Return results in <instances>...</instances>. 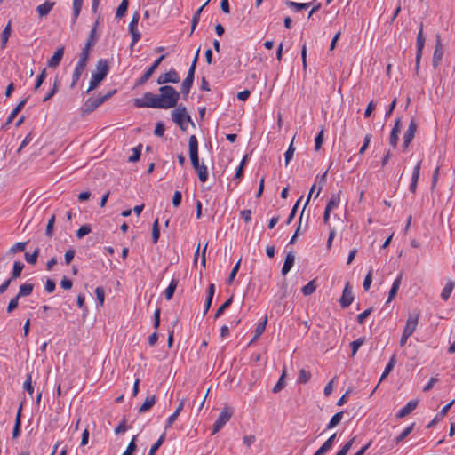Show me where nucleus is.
I'll use <instances>...</instances> for the list:
<instances>
[{
    "label": "nucleus",
    "instance_id": "nucleus-1",
    "mask_svg": "<svg viewBox=\"0 0 455 455\" xmlns=\"http://www.w3.org/2000/svg\"><path fill=\"white\" fill-rule=\"evenodd\" d=\"M160 103L164 109L174 108L177 106L180 99V93L171 85H163L159 88Z\"/></svg>",
    "mask_w": 455,
    "mask_h": 455
},
{
    "label": "nucleus",
    "instance_id": "nucleus-2",
    "mask_svg": "<svg viewBox=\"0 0 455 455\" xmlns=\"http://www.w3.org/2000/svg\"><path fill=\"white\" fill-rule=\"evenodd\" d=\"M109 71V66L107 60L100 59L96 65V72L92 74L89 87L86 93L96 89L99 84L104 80Z\"/></svg>",
    "mask_w": 455,
    "mask_h": 455
},
{
    "label": "nucleus",
    "instance_id": "nucleus-3",
    "mask_svg": "<svg viewBox=\"0 0 455 455\" xmlns=\"http://www.w3.org/2000/svg\"><path fill=\"white\" fill-rule=\"evenodd\" d=\"M172 120L179 125L182 131H187L188 123L195 126L191 116L187 113V108L183 105H179L177 108L172 112Z\"/></svg>",
    "mask_w": 455,
    "mask_h": 455
},
{
    "label": "nucleus",
    "instance_id": "nucleus-4",
    "mask_svg": "<svg viewBox=\"0 0 455 455\" xmlns=\"http://www.w3.org/2000/svg\"><path fill=\"white\" fill-rule=\"evenodd\" d=\"M116 90H113L104 95L99 94L97 97H89L83 106V114H90L93 112L99 106L110 99L116 93Z\"/></svg>",
    "mask_w": 455,
    "mask_h": 455
},
{
    "label": "nucleus",
    "instance_id": "nucleus-5",
    "mask_svg": "<svg viewBox=\"0 0 455 455\" xmlns=\"http://www.w3.org/2000/svg\"><path fill=\"white\" fill-rule=\"evenodd\" d=\"M134 105L137 108H163L159 96L152 92H145L141 99H135Z\"/></svg>",
    "mask_w": 455,
    "mask_h": 455
},
{
    "label": "nucleus",
    "instance_id": "nucleus-6",
    "mask_svg": "<svg viewBox=\"0 0 455 455\" xmlns=\"http://www.w3.org/2000/svg\"><path fill=\"white\" fill-rule=\"evenodd\" d=\"M232 417V411L224 408L215 420L212 427V435L218 433L229 421Z\"/></svg>",
    "mask_w": 455,
    "mask_h": 455
},
{
    "label": "nucleus",
    "instance_id": "nucleus-7",
    "mask_svg": "<svg viewBox=\"0 0 455 455\" xmlns=\"http://www.w3.org/2000/svg\"><path fill=\"white\" fill-rule=\"evenodd\" d=\"M417 128H418V124H417L416 121L414 119H411L410 121L408 129L406 130V132L403 134V151H405L407 149L410 143L412 141V140L415 136V133L417 132Z\"/></svg>",
    "mask_w": 455,
    "mask_h": 455
},
{
    "label": "nucleus",
    "instance_id": "nucleus-8",
    "mask_svg": "<svg viewBox=\"0 0 455 455\" xmlns=\"http://www.w3.org/2000/svg\"><path fill=\"white\" fill-rule=\"evenodd\" d=\"M164 58L165 55H161L159 58H157L154 61V63L148 68V70L143 74V76L138 80L136 85H141L144 83H146L150 78V76L153 75V73L156 71V69L158 68V66Z\"/></svg>",
    "mask_w": 455,
    "mask_h": 455
},
{
    "label": "nucleus",
    "instance_id": "nucleus-9",
    "mask_svg": "<svg viewBox=\"0 0 455 455\" xmlns=\"http://www.w3.org/2000/svg\"><path fill=\"white\" fill-rule=\"evenodd\" d=\"M419 318V312H415L413 314H410L409 317L406 321V325L404 327L403 332L411 336L413 332L416 331Z\"/></svg>",
    "mask_w": 455,
    "mask_h": 455
},
{
    "label": "nucleus",
    "instance_id": "nucleus-10",
    "mask_svg": "<svg viewBox=\"0 0 455 455\" xmlns=\"http://www.w3.org/2000/svg\"><path fill=\"white\" fill-rule=\"evenodd\" d=\"M180 76L175 69H171L168 72L162 74L157 78L158 84H164L167 83L177 84L180 82Z\"/></svg>",
    "mask_w": 455,
    "mask_h": 455
},
{
    "label": "nucleus",
    "instance_id": "nucleus-11",
    "mask_svg": "<svg viewBox=\"0 0 455 455\" xmlns=\"http://www.w3.org/2000/svg\"><path fill=\"white\" fill-rule=\"evenodd\" d=\"M417 53H416V70L418 71L419 67V62L422 55V51L425 45V36L423 35V25H420V28L419 30L417 36Z\"/></svg>",
    "mask_w": 455,
    "mask_h": 455
},
{
    "label": "nucleus",
    "instance_id": "nucleus-12",
    "mask_svg": "<svg viewBox=\"0 0 455 455\" xmlns=\"http://www.w3.org/2000/svg\"><path fill=\"white\" fill-rule=\"evenodd\" d=\"M194 79H195L194 68L188 69L187 77L183 80V82L181 84V88H180L181 92L184 94L185 100H187V97L190 92V89L194 83Z\"/></svg>",
    "mask_w": 455,
    "mask_h": 455
},
{
    "label": "nucleus",
    "instance_id": "nucleus-13",
    "mask_svg": "<svg viewBox=\"0 0 455 455\" xmlns=\"http://www.w3.org/2000/svg\"><path fill=\"white\" fill-rule=\"evenodd\" d=\"M354 300V296L352 293V288L347 283L343 290L342 296L339 299V303L341 307L346 308L349 307Z\"/></svg>",
    "mask_w": 455,
    "mask_h": 455
},
{
    "label": "nucleus",
    "instance_id": "nucleus-14",
    "mask_svg": "<svg viewBox=\"0 0 455 455\" xmlns=\"http://www.w3.org/2000/svg\"><path fill=\"white\" fill-rule=\"evenodd\" d=\"M401 132V118L398 117L395 121V124L391 130L389 136V144L395 148L397 147L399 133Z\"/></svg>",
    "mask_w": 455,
    "mask_h": 455
},
{
    "label": "nucleus",
    "instance_id": "nucleus-15",
    "mask_svg": "<svg viewBox=\"0 0 455 455\" xmlns=\"http://www.w3.org/2000/svg\"><path fill=\"white\" fill-rule=\"evenodd\" d=\"M189 156L191 162H197L198 157V141L196 135H191L188 141Z\"/></svg>",
    "mask_w": 455,
    "mask_h": 455
},
{
    "label": "nucleus",
    "instance_id": "nucleus-16",
    "mask_svg": "<svg viewBox=\"0 0 455 455\" xmlns=\"http://www.w3.org/2000/svg\"><path fill=\"white\" fill-rule=\"evenodd\" d=\"M193 168L196 172L198 175V179L201 182H205L208 179V170L207 167L204 164L199 163V159L197 162H191Z\"/></svg>",
    "mask_w": 455,
    "mask_h": 455
},
{
    "label": "nucleus",
    "instance_id": "nucleus-17",
    "mask_svg": "<svg viewBox=\"0 0 455 455\" xmlns=\"http://www.w3.org/2000/svg\"><path fill=\"white\" fill-rule=\"evenodd\" d=\"M455 403V400H452L451 402H450L448 404H446L442 410L441 411H439L435 416V418L433 419V420L427 426V428H430L432 427H434L435 424H437L439 421H441L444 417L445 415L448 413L449 410L451 409V407Z\"/></svg>",
    "mask_w": 455,
    "mask_h": 455
},
{
    "label": "nucleus",
    "instance_id": "nucleus-18",
    "mask_svg": "<svg viewBox=\"0 0 455 455\" xmlns=\"http://www.w3.org/2000/svg\"><path fill=\"white\" fill-rule=\"evenodd\" d=\"M85 67H86L85 63H83L81 61H77V63H76V65L75 67V70H74L73 75H72V82H71V84H70L71 88H74L76 86L77 81L80 79L83 72L84 71Z\"/></svg>",
    "mask_w": 455,
    "mask_h": 455
},
{
    "label": "nucleus",
    "instance_id": "nucleus-19",
    "mask_svg": "<svg viewBox=\"0 0 455 455\" xmlns=\"http://www.w3.org/2000/svg\"><path fill=\"white\" fill-rule=\"evenodd\" d=\"M418 405L417 400H411L404 407H403L396 414L397 419L404 418L413 411Z\"/></svg>",
    "mask_w": 455,
    "mask_h": 455
},
{
    "label": "nucleus",
    "instance_id": "nucleus-20",
    "mask_svg": "<svg viewBox=\"0 0 455 455\" xmlns=\"http://www.w3.org/2000/svg\"><path fill=\"white\" fill-rule=\"evenodd\" d=\"M64 55V47L61 46L56 50L52 58L48 60L49 68H56L60 65V62Z\"/></svg>",
    "mask_w": 455,
    "mask_h": 455
},
{
    "label": "nucleus",
    "instance_id": "nucleus-21",
    "mask_svg": "<svg viewBox=\"0 0 455 455\" xmlns=\"http://www.w3.org/2000/svg\"><path fill=\"white\" fill-rule=\"evenodd\" d=\"M335 438L336 434H333L323 443V445L314 453V455H324L327 453L332 448Z\"/></svg>",
    "mask_w": 455,
    "mask_h": 455
},
{
    "label": "nucleus",
    "instance_id": "nucleus-22",
    "mask_svg": "<svg viewBox=\"0 0 455 455\" xmlns=\"http://www.w3.org/2000/svg\"><path fill=\"white\" fill-rule=\"evenodd\" d=\"M295 261V255L293 251L287 253L283 266L282 267V275H286L292 268Z\"/></svg>",
    "mask_w": 455,
    "mask_h": 455
},
{
    "label": "nucleus",
    "instance_id": "nucleus-23",
    "mask_svg": "<svg viewBox=\"0 0 455 455\" xmlns=\"http://www.w3.org/2000/svg\"><path fill=\"white\" fill-rule=\"evenodd\" d=\"M443 55V52L442 50V45H441L440 40L438 38L436 45H435V52L433 54V60H432V64L435 68H437L440 65Z\"/></svg>",
    "mask_w": 455,
    "mask_h": 455
},
{
    "label": "nucleus",
    "instance_id": "nucleus-24",
    "mask_svg": "<svg viewBox=\"0 0 455 455\" xmlns=\"http://www.w3.org/2000/svg\"><path fill=\"white\" fill-rule=\"evenodd\" d=\"M184 404H185V400L182 399L180 402V403H179L177 409L175 410V411L167 419L166 425H165V429H167V428L172 427V425L174 423V421L177 419L178 416L180 415V413L183 410Z\"/></svg>",
    "mask_w": 455,
    "mask_h": 455
},
{
    "label": "nucleus",
    "instance_id": "nucleus-25",
    "mask_svg": "<svg viewBox=\"0 0 455 455\" xmlns=\"http://www.w3.org/2000/svg\"><path fill=\"white\" fill-rule=\"evenodd\" d=\"M23 403H21L16 415L15 424L12 431V437L17 438L20 434V426H21V411H22Z\"/></svg>",
    "mask_w": 455,
    "mask_h": 455
},
{
    "label": "nucleus",
    "instance_id": "nucleus-26",
    "mask_svg": "<svg viewBox=\"0 0 455 455\" xmlns=\"http://www.w3.org/2000/svg\"><path fill=\"white\" fill-rule=\"evenodd\" d=\"M455 288V282L453 280H448L445 286L441 292V298L444 301H447L451 297V292Z\"/></svg>",
    "mask_w": 455,
    "mask_h": 455
},
{
    "label": "nucleus",
    "instance_id": "nucleus-27",
    "mask_svg": "<svg viewBox=\"0 0 455 455\" xmlns=\"http://www.w3.org/2000/svg\"><path fill=\"white\" fill-rule=\"evenodd\" d=\"M402 283V274H400L396 279L393 282L392 287L388 293V299L387 300V303H389L397 294V291L399 290V287Z\"/></svg>",
    "mask_w": 455,
    "mask_h": 455
},
{
    "label": "nucleus",
    "instance_id": "nucleus-28",
    "mask_svg": "<svg viewBox=\"0 0 455 455\" xmlns=\"http://www.w3.org/2000/svg\"><path fill=\"white\" fill-rule=\"evenodd\" d=\"M53 6V2L45 1L44 4L36 7V12H38L40 17H44L49 14Z\"/></svg>",
    "mask_w": 455,
    "mask_h": 455
},
{
    "label": "nucleus",
    "instance_id": "nucleus-29",
    "mask_svg": "<svg viewBox=\"0 0 455 455\" xmlns=\"http://www.w3.org/2000/svg\"><path fill=\"white\" fill-rule=\"evenodd\" d=\"M27 100H28V98H26L23 100H21L16 106V108L12 111V113L7 117V120H6L5 124H4L5 126L9 125L13 121V119L16 117V116L22 110V108H24Z\"/></svg>",
    "mask_w": 455,
    "mask_h": 455
},
{
    "label": "nucleus",
    "instance_id": "nucleus-30",
    "mask_svg": "<svg viewBox=\"0 0 455 455\" xmlns=\"http://www.w3.org/2000/svg\"><path fill=\"white\" fill-rule=\"evenodd\" d=\"M11 33H12V25H11V20H9V22L7 23V25L5 26V28H4V30L1 33V48L2 49H4L6 47V44L9 40V37L11 36Z\"/></svg>",
    "mask_w": 455,
    "mask_h": 455
},
{
    "label": "nucleus",
    "instance_id": "nucleus-31",
    "mask_svg": "<svg viewBox=\"0 0 455 455\" xmlns=\"http://www.w3.org/2000/svg\"><path fill=\"white\" fill-rule=\"evenodd\" d=\"M156 403V396L155 395H148L145 399L142 405L139 408V413H144L147 411H148L150 408L153 407V405Z\"/></svg>",
    "mask_w": 455,
    "mask_h": 455
},
{
    "label": "nucleus",
    "instance_id": "nucleus-32",
    "mask_svg": "<svg viewBox=\"0 0 455 455\" xmlns=\"http://www.w3.org/2000/svg\"><path fill=\"white\" fill-rule=\"evenodd\" d=\"M179 281L175 278L172 279L169 286L164 291V297L167 300H170L174 294V291L178 286Z\"/></svg>",
    "mask_w": 455,
    "mask_h": 455
},
{
    "label": "nucleus",
    "instance_id": "nucleus-33",
    "mask_svg": "<svg viewBox=\"0 0 455 455\" xmlns=\"http://www.w3.org/2000/svg\"><path fill=\"white\" fill-rule=\"evenodd\" d=\"M34 285L32 283H23L20 286V291L17 296L19 298L29 296L32 293Z\"/></svg>",
    "mask_w": 455,
    "mask_h": 455
},
{
    "label": "nucleus",
    "instance_id": "nucleus-34",
    "mask_svg": "<svg viewBox=\"0 0 455 455\" xmlns=\"http://www.w3.org/2000/svg\"><path fill=\"white\" fill-rule=\"evenodd\" d=\"M211 0H207L193 15V18H192V24H191V34L194 32V30L196 29L198 22H199V20H200V14H201V12L203 11V9L204 8V6L210 2Z\"/></svg>",
    "mask_w": 455,
    "mask_h": 455
},
{
    "label": "nucleus",
    "instance_id": "nucleus-35",
    "mask_svg": "<svg viewBox=\"0 0 455 455\" xmlns=\"http://www.w3.org/2000/svg\"><path fill=\"white\" fill-rule=\"evenodd\" d=\"M415 423H411L398 436H396L394 442L398 444L402 441H403L413 430Z\"/></svg>",
    "mask_w": 455,
    "mask_h": 455
},
{
    "label": "nucleus",
    "instance_id": "nucleus-36",
    "mask_svg": "<svg viewBox=\"0 0 455 455\" xmlns=\"http://www.w3.org/2000/svg\"><path fill=\"white\" fill-rule=\"evenodd\" d=\"M266 324H267V318H265L264 321H262L261 323H259L257 325L254 337L251 340L250 344H252L253 342H255L262 335V333L264 332V331L266 329Z\"/></svg>",
    "mask_w": 455,
    "mask_h": 455
},
{
    "label": "nucleus",
    "instance_id": "nucleus-37",
    "mask_svg": "<svg viewBox=\"0 0 455 455\" xmlns=\"http://www.w3.org/2000/svg\"><path fill=\"white\" fill-rule=\"evenodd\" d=\"M60 80L58 78V76L55 77V80H54V83H53V86L52 88L51 89V91H49V92L45 95V97L43 99V101L44 102H46L48 101L50 99H52L54 94L58 92L59 90V87H60Z\"/></svg>",
    "mask_w": 455,
    "mask_h": 455
},
{
    "label": "nucleus",
    "instance_id": "nucleus-38",
    "mask_svg": "<svg viewBox=\"0 0 455 455\" xmlns=\"http://www.w3.org/2000/svg\"><path fill=\"white\" fill-rule=\"evenodd\" d=\"M316 290L315 280H312L302 287L301 291L305 296H309Z\"/></svg>",
    "mask_w": 455,
    "mask_h": 455
},
{
    "label": "nucleus",
    "instance_id": "nucleus-39",
    "mask_svg": "<svg viewBox=\"0 0 455 455\" xmlns=\"http://www.w3.org/2000/svg\"><path fill=\"white\" fill-rule=\"evenodd\" d=\"M340 201L339 193L332 194L329 202L327 203L326 209L332 211L334 208L338 207Z\"/></svg>",
    "mask_w": 455,
    "mask_h": 455
},
{
    "label": "nucleus",
    "instance_id": "nucleus-40",
    "mask_svg": "<svg viewBox=\"0 0 455 455\" xmlns=\"http://www.w3.org/2000/svg\"><path fill=\"white\" fill-rule=\"evenodd\" d=\"M395 363H396V361H395V355H393V356L390 358V360H389L388 363L386 365V368H385V370H384V371H383V373H382V375H381V377H380V381L384 380V379L387 377V375H388V374L391 372V371L393 370V368H394V366H395Z\"/></svg>",
    "mask_w": 455,
    "mask_h": 455
},
{
    "label": "nucleus",
    "instance_id": "nucleus-41",
    "mask_svg": "<svg viewBox=\"0 0 455 455\" xmlns=\"http://www.w3.org/2000/svg\"><path fill=\"white\" fill-rule=\"evenodd\" d=\"M343 418V411L337 412L332 416L329 424L327 425V429L333 428L337 425H339Z\"/></svg>",
    "mask_w": 455,
    "mask_h": 455
},
{
    "label": "nucleus",
    "instance_id": "nucleus-42",
    "mask_svg": "<svg viewBox=\"0 0 455 455\" xmlns=\"http://www.w3.org/2000/svg\"><path fill=\"white\" fill-rule=\"evenodd\" d=\"M128 5H129L128 0H122L121 4L117 7V10L116 12V17L122 18L123 16H124L125 12H127Z\"/></svg>",
    "mask_w": 455,
    "mask_h": 455
},
{
    "label": "nucleus",
    "instance_id": "nucleus-43",
    "mask_svg": "<svg viewBox=\"0 0 455 455\" xmlns=\"http://www.w3.org/2000/svg\"><path fill=\"white\" fill-rule=\"evenodd\" d=\"M233 302V296H231L228 300H226L220 307L219 309L216 311L215 315H214V318L217 319L219 318L226 309H228L231 304Z\"/></svg>",
    "mask_w": 455,
    "mask_h": 455
},
{
    "label": "nucleus",
    "instance_id": "nucleus-44",
    "mask_svg": "<svg viewBox=\"0 0 455 455\" xmlns=\"http://www.w3.org/2000/svg\"><path fill=\"white\" fill-rule=\"evenodd\" d=\"M160 236V228H159V222L158 219H156L154 221L153 227H152V242L153 243H156L158 242Z\"/></svg>",
    "mask_w": 455,
    "mask_h": 455
},
{
    "label": "nucleus",
    "instance_id": "nucleus-45",
    "mask_svg": "<svg viewBox=\"0 0 455 455\" xmlns=\"http://www.w3.org/2000/svg\"><path fill=\"white\" fill-rule=\"evenodd\" d=\"M24 264L20 261H15L13 264L12 275L11 279H16L20 276Z\"/></svg>",
    "mask_w": 455,
    "mask_h": 455
},
{
    "label": "nucleus",
    "instance_id": "nucleus-46",
    "mask_svg": "<svg viewBox=\"0 0 455 455\" xmlns=\"http://www.w3.org/2000/svg\"><path fill=\"white\" fill-rule=\"evenodd\" d=\"M140 18V15L139 12H135L132 14V20L130 21V24H129V32H132V31H137L138 30L137 27H138V23H139Z\"/></svg>",
    "mask_w": 455,
    "mask_h": 455
},
{
    "label": "nucleus",
    "instance_id": "nucleus-47",
    "mask_svg": "<svg viewBox=\"0 0 455 455\" xmlns=\"http://www.w3.org/2000/svg\"><path fill=\"white\" fill-rule=\"evenodd\" d=\"M311 3H297L293 1H286V5L294 8L296 11L307 9L310 6Z\"/></svg>",
    "mask_w": 455,
    "mask_h": 455
},
{
    "label": "nucleus",
    "instance_id": "nucleus-48",
    "mask_svg": "<svg viewBox=\"0 0 455 455\" xmlns=\"http://www.w3.org/2000/svg\"><path fill=\"white\" fill-rule=\"evenodd\" d=\"M39 253H40V249L39 248H36V251L30 254L28 252H26L25 253V259L28 263L29 264H36V261H37V259H38V256H39Z\"/></svg>",
    "mask_w": 455,
    "mask_h": 455
},
{
    "label": "nucleus",
    "instance_id": "nucleus-49",
    "mask_svg": "<svg viewBox=\"0 0 455 455\" xmlns=\"http://www.w3.org/2000/svg\"><path fill=\"white\" fill-rule=\"evenodd\" d=\"M142 145L139 144L137 147L132 148V155L129 156L128 161L134 163L137 162L141 155Z\"/></svg>",
    "mask_w": 455,
    "mask_h": 455
},
{
    "label": "nucleus",
    "instance_id": "nucleus-50",
    "mask_svg": "<svg viewBox=\"0 0 455 455\" xmlns=\"http://www.w3.org/2000/svg\"><path fill=\"white\" fill-rule=\"evenodd\" d=\"M97 26H98V21L95 22L93 28H92L89 37L87 39V42L85 44V46L92 47L95 44V43H96L95 33H96Z\"/></svg>",
    "mask_w": 455,
    "mask_h": 455
},
{
    "label": "nucleus",
    "instance_id": "nucleus-51",
    "mask_svg": "<svg viewBox=\"0 0 455 455\" xmlns=\"http://www.w3.org/2000/svg\"><path fill=\"white\" fill-rule=\"evenodd\" d=\"M165 439V434H162L159 439L151 446L148 455H155Z\"/></svg>",
    "mask_w": 455,
    "mask_h": 455
},
{
    "label": "nucleus",
    "instance_id": "nucleus-52",
    "mask_svg": "<svg viewBox=\"0 0 455 455\" xmlns=\"http://www.w3.org/2000/svg\"><path fill=\"white\" fill-rule=\"evenodd\" d=\"M23 388L30 395H33V392H34V387L32 386V374L31 373H28L27 374V378H26V380L23 384Z\"/></svg>",
    "mask_w": 455,
    "mask_h": 455
},
{
    "label": "nucleus",
    "instance_id": "nucleus-53",
    "mask_svg": "<svg viewBox=\"0 0 455 455\" xmlns=\"http://www.w3.org/2000/svg\"><path fill=\"white\" fill-rule=\"evenodd\" d=\"M310 378H311V374L308 371H307L305 369H301L299 371V378H298L299 382L306 384L309 381Z\"/></svg>",
    "mask_w": 455,
    "mask_h": 455
},
{
    "label": "nucleus",
    "instance_id": "nucleus-54",
    "mask_svg": "<svg viewBox=\"0 0 455 455\" xmlns=\"http://www.w3.org/2000/svg\"><path fill=\"white\" fill-rule=\"evenodd\" d=\"M91 231H92V228L90 227V225H88V224L83 225L76 231V237L78 239H82L84 236H85L86 235L90 234Z\"/></svg>",
    "mask_w": 455,
    "mask_h": 455
},
{
    "label": "nucleus",
    "instance_id": "nucleus-55",
    "mask_svg": "<svg viewBox=\"0 0 455 455\" xmlns=\"http://www.w3.org/2000/svg\"><path fill=\"white\" fill-rule=\"evenodd\" d=\"M294 152H295V148L293 146V142L291 141L288 149L286 150V152L284 154L285 166H287L289 164L290 161L292 159V157L294 156Z\"/></svg>",
    "mask_w": 455,
    "mask_h": 455
},
{
    "label": "nucleus",
    "instance_id": "nucleus-56",
    "mask_svg": "<svg viewBox=\"0 0 455 455\" xmlns=\"http://www.w3.org/2000/svg\"><path fill=\"white\" fill-rule=\"evenodd\" d=\"M284 376H285V371H283V374L281 375V377L279 378V380L277 381V383L275 385L274 388H273V392L274 393H278L280 392L284 387H285V382L283 380L284 379Z\"/></svg>",
    "mask_w": 455,
    "mask_h": 455
},
{
    "label": "nucleus",
    "instance_id": "nucleus-57",
    "mask_svg": "<svg viewBox=\"0 0 455 455\" xmlns=\"http://www.w3.org/2000/svg\"><path fill=\"white\" fill-rule=\"evenodd\" d=\"M363 342H364V339L362 338L357 339L354 340L353 342H351L350 346H351V349H352V356H354L356 354V352L358 351L360 347L363 344Z\"/></svg>",
    "mask_w": 455,
    "mask_h": 455
},
{
    "label": "nucleus",
    "instance_id": "nucleus-58",
    "mask_svg": "<svg viewBox=\"0 0 455 455\" xmlns=\"http://www.w3.org/2000/svg\"><path fill=\"white\" fill-rule=\"evenodd\" d=\"M323 132H324V129L322 128L315 139V150H319L321 148V146L323 141Z\"/></svg>",
    "mask_w": 455,
    "mask_h": 455
},
{
    "label": "nucleus",
    "instance_id": "nucleus-59",
    "mask_svg": "<svg viewBox=\"0 0 455 455\" xmlns=\"http://www.w3.org/2000/svg\"><path fill=\"white\" fill-rule=\"evenodd\" d=\"M54 223H55V216L52 215L50 218V220H48V223L46 226L45 235L47 236H50V237L52 236Z\"/></svg>",
    "mask_w": 455,
    "mask_h": 455
},
{
    "label": "nucleus",
    "instance_id": "nucleus-60",
    "mask_svg": "<svg viewBox=\"0 0 455 455\" xmlns=\"http://www.w3.org/2000/svg\"><path fill=\"white\" fill-rule=\"evenodd\" d=\"M136 436H133L130 443L128 444L125 451L122 455H132L133 452L136 450V443H135Z\"/></svg>",
    "mask_w": 455,
    "mask_h": 455
},
{
    "label": "nucleus",
    "instance_id": "nucleus-61",
    "mask_svg": "<svg viewBox=\"0 0 455 455\" xmlns=\"http://www.w3.org/2000/svg\"><path fill=\"white\" fill-rule=\"evenodd\" d=\"M27 242L16 243L11 249L10 252L16 253L18 251H23L26 249Z\"/></svg>",
    "mask_w": 455,
    "mask_h": 455
},
{
    "label": "nucleus",
    "instance_id": "nucleus-62",
    "mask_svg": "<svg viewBox=\"0 0 455 455\" xmlns=\"http://www.w3.org/2000/svg\"><path fill=\"white\" fill-rule=\"evenodd\" d=\"M95 295H96L99 304L100 306H102L104 304V299H105L104 289L102 287H97L95 289Z\"/></svg>",
    "mask_w": 455,
    "mask_h": 455
},
{
    "label": "nucleus",
    "instance_id": "nucleus-63",
    "mask_svg": "<svg viewBox=\"0 0 455 455\" xmlns=\"http://www.w3.org/2000/svg\"><path fill=\"white\" fill-rule=\"evenodd\" d=\"M355 437H353L351 440H349L347 443H345L342 448L338 451V453L339 455H347V453L348 452V451L351 449L353 443H354V441H355Z\"/></svg>",
    "mask_w": 455,
    "mask_h": 455
},
{
    "label": "nucleus",
    "instance_id": "nucleus-64",
    "mask_svg": "<svg viewBox=\"0 0 455 455\" xmlns=\"http://www.w3.org/2000/svg\"><path fill=\"white\" fill-rule=\"evenodd\" d=\"M91 47H87L84 45V47L82 49V52L80 53L79 60L83 63L87 64L88 59H89V52Z\"/></svg>",
    "mask_w": 455,
    "mask_h": 455
}]
</instances>
